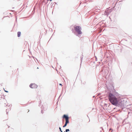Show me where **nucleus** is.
<instances>
[{
	"label": "nucleus",
	"mask_w": 132,
	"mask_h": 132,
	"mask_svg": "<svg viewBox=\"0 0 132 132\" xmlns=\"http://www.w3.org/2000/svg\"><path fill=\"white\" fill-rule=\"evenodd\" d=\"M108 98L109 101L112 105L117 106L118 103V100L115 95L111 93H109Z\"/></svg>",
	"instance_id": "1"
},
{
	"label": "nucleus",
	"mask_w": 132,
	"mask_h": 132,
	"mask_svg": "<svg viewBox=\"0 0 132 132\" xmlns=\"http://www.w3.org/2000/svg\"><path fill=\"white\" fill-rule=\"evenodd\" d=\"M74 29L75 31V32L77 33L75 34L77 36H78L79 35L82 34L81 28L80 27L78 26H76L74 27Z\"/></svg>",
	"instance_id": "2"
},
{
	"label": "nucleus",
	"mask_w": 132,
	"mask_h": 132,
	"mask_svg": "<svg viewBox=\"0 0 132 132\" xmlns=\"http://www.w3.org/2000/svg\"><path fill=\"white\" fill-rule=\"evenodd\" d=\"M29 87L31 88H36L37 87V86L35 84H31L30 85Z\"/></svg>",
	"instance_id": "3"
},
{
	"label": "nucleus",
	"mask_w": 132,
	"mask_h": 132,
	"mask_svg": "<svg viewBox=\"0 0 132 132\" xmlns=\"http://www.w3.org/2000/svg\"><path fill=\"white\" fill-rule=\"evenodd\" d=\"M63 118H65V120L68 119L69 117L67 115H66L65 114H64L63 116Z\"/></svg>",
	"instance_id": "4"
},
{
	"label": "nucleus",
	"mask_w": 132,
	"mask_h": 132,
	"mask_svg": "<svg viewBox=\"0 0 132 132\" xmlns=\"http://www.w3.org/2000/svg\"><path fill=\"white\" fill-rule=\"evenodd\" d=\"M21 32L20 31H19L18 32V37H20L21 35Z\"/></svg>",
	"instance_id": "5"
},
{
	"label": "nucleus",
	"mask_w": 132,
	"mask_h": 132,
	"mask_svg": "<svg viewBox=\"0 0 132 132\" xmlns=\"http://www.w3.org/2000/svg\"><path fill=\"white\" fill-rule=\"evenodd\" d=\"M69 119L67 120H65V123L67 124L69 123Z\"/></svg>",
	"instance_id": "6"
},
{
	"label": "nucleus",
	"mask_w": 132,
	"mask_h": 132,
	"mask_svg": "<svg viewBox=\"0 0 132 132\" xmlns=\"http://www.w3.org/2000/svg\"><path fill=\"white\" fill-rule=\"evenodd\" d=\"M67 124L65 123L64 125L63 126V127H66L67 126Z\"/></svg>",
	"instance_id": "7"
},
{
	"label": "nucleus",
	"mask_w": 132,
	"mask_h": 132,
	"mask_svg": "<svg viewBox=\"0 0 132 132\" xmlns=\"http://www.w3.org/2000/svg\"><path fill=\"white\" fill-rule=\"evenodd\" d=\"M65 131L66 132H68V131H69V129H66Z\"/></svg>",
	"instance_id": "8"
},
{
	"label": "nucleus",
	"mask_w": 132,
	"mask_h": 132,
	"mask_svg": "<svg viewBox=\"0 0 132 132\" xmlns=\"http://www.w3.org/2000/svg\"><path fill=\"white\" fill-rule=\"evenodd\" d=\"M59 129H60V131H61V132H62V131L61 127H59Z\"/></svg>",
	"instance_id": "9"
},
{
	"label": "nucleus",
	"mask_w": 132,
	"mask_h": 132,
	"mask_svg": "<svg viewBox=\"0 0 132 132\" xmlns=\"http://www.w3.org/2000/svg\"><path fill=\"white\" fill-rule=\"evenodd\" d=\"M6 112L7 114L8 111H7V109L6 110Z\"/></svg>",
	"instance_id": "10"
},
{
	"label": "nucleus",
	"mask_w": 132,
	"mask_h": 132,
	"mask_svg": "<svg viewBox=\"0 0 132 132\" xmlns=\"http://www.w3.org/2000/svg\"><path fill=\"white\" fill-rule=\"evenodd\" d=\"M5 92H7V93L8 92V91H6V90H5Z\"/></svg>",
	"instance_id": "11"
},
{
	"label": "nucleus",
	"mask_w": 132,
	"mask_h": 132,
	"mask_svg": "<svg viewBox=\"0 0 132 132\" xmlns=\"http://www.w3.org/2000/svg\"><path fill=\"white\" fill-rule=\"evenodd\" d=\"M59 85H61V86H62V84H59Z\"/></svg>",
	"instance_id": "12"
},
{
	"label": "nucleus",
	"mask_w": 132,
	"mask_h": 132,
	"mask_svg": "<svg viewBox=\"0 0 132 132\" xmlns=\"http://www.w3.org/2000/svg\"><path fill=\"white\" fill-rule=\"evenodd\" d=\"M100 128H101L102 129V130H103V129L102 128V127H100Z\"/></svg>",
	"instance_id": "13"
},
{
	"label": "nucleus",
	"mask_w": 132,
	"mask_h": 132,
	"mask_svg": "<svg viewBox=\"0 0 132 132\" xmlns=\"http://www.w3.org/2000/svg\"><path fill=\"white\" fill-rule=\"evenodd\" d=\"M47 1H51L52 0H47Z\"/></svg>",
	"instance_id": "14"
},
{
	"label": "nucleus",
	"mask_w": 132,
	"mask_h": 132,
	"mask_svg": "<svg viewBox=\"0 0 132 132\" xmlns=\"http://www.w3.org/2000/svg\"><path fill=\"white\" fill-rule=\"evenodd\" d=\"M42 112V113H43V112H42H42Z\"/></svg>",
	"instance_id": "15"
},
{
	"label": "nucleus",
	"mask_w": 132,
	"mask_h": 132,
	"mask_svg": "<svg viewBox=\"0 0 132 132\" xmlns=\"http://www.w3.org/2000/svg\"><path fill=\"white\" fill-rule=\"evenodd\" d=\"M95 57H96V59H97V58H96V56H95Z\"/></svg>",
	"instance_id": "16"
},
{
	"label": "nucleus",
	"mask_w": 132,
	"mask_h": 132,
	"mask_svg": "<svg viewBox=\"0 0 132 132\" xmlns=\"http://www.w3.org/2000/svg\"><path fill=\"white\" fill-rule=\"evenodd\" d=\"M38 68H38V67H37V69H38Z\"/></svg>",
	"instance_id": "17"
},
{
	"label": "nucleus",
	"mask_w": 132,
	"mask_h": 132,
	"mask_svg": "<svg viewBox=\"0 0 132 132\" xmlns=\"http://www.w3.org/2000/svg\"><path fill=\"white\" fill-rule=\"evenodd\" d=\"M9 109H10V108H9Z\"/></svg>",
	"instance_id": "18"
},
{
	"label": "nucleus",
	"mask_w": 132,
	"mask_h": 132,
	"mask_svg": "<svg viewBox=\"0 0 132 132\" xmlns=\"http://www.w3.org/2000/svg\"><path fill=\"white\" fill-rule=\"evenodd\" d=\"M64 132H66V131H64Z\"/></svg>",
	"instance_id": "19"
},
{
	"label": "nucleus",
	"mask_w": 132,
	"mask_h": 132,
	"mask_svg": "<svg viewBox=\"0 0 132 132\" xmlns=\"http://www.w3.org/2000/svg\"><path fill=\"white\" fill-rule=\"evenodd\" d=\"M111 132H112V131H111Z\"/></svg>",
	"instance_id": "20"
}]
</instances>
